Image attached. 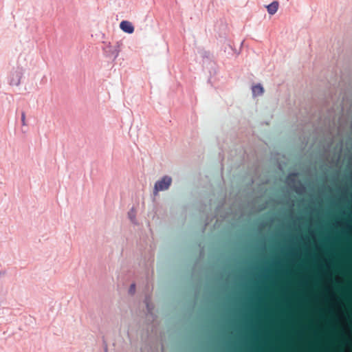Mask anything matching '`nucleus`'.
I'll return each mask as SVG.
<instances>
[{"instance_id": "1", "label": "nucleus", "mask_w": 352, "mask_h": 352, "mask_svg": "<svg viewBox=\"0 0 352 352\" xmlns=\"http://www.w3.org/2000/svg\"><path fill=\"white\" fill-rule=\"evenodd\" d=\"M172 178L164 175L160 179L156 181L154 185L153 193L157 195L160 191L168 190L171 185Z\"/></svg>"}, {"instance_id": "2", "label": "nucleus", "mask_w": 352, "mask_h": 352, "mask_svg": "<svg viewBox=\"0 0 352 352\" xmlns=\"http://www.w3.org/2000/svg\"><path fill=\"white\" fill-rule=\"evenodd\" d=\"M327 291L329 293L330 299L331 300L336 301L339 304V306H338V318H339V319L342 320L346 322L349 319V316H346L344 314V312L343 311V310L342 309V303L340 301L337 295L333 292V287L331 285H329L327 287Z\"/></svg>"}, {"instance_id": "3", "label": "nucleus", "mask_w": 352, "mask_h": 352, "mask_svg": "<svg viewBox=\"0 0 352 352\" xmlns=\"http://www.w3.org/2000/svg\"><path fill=\"white\" fill-rule=\"evenodd\" d=\"M23 76V71L21 68L13 69L9 77V84L11 86H19Z\"/></svg>"}, {"instance_id": "4", "label": "nucleus", "mask_w": 352, "mask_h": 352, "mask_svg": "<svg viewBox=\"0 0 352 352\" xmlns=\"http://www.w3.org/2000/svg\"><path fill=\"white\" fill-rule=\"evenodd\" d=\"M106 53H107V55L109 56H113V58H116L120 52V46L119 45H116V46H112L111 45H108L106 48Z\"/></svg>"}, {"instance_id": "5", "label": "nucleus", "mask_w": 352, "mask_h": 352, "mask_svg": "<svg viewBox=\"0 0 352 352\" xmlns=\"http://www.w3.org/2000/svg\"><path fill=\"white\" fill-rule=\"evenodd\" d=\"M120 28L123 32L127 34H132L134 32L133 25L128 21H122L120 24Z\"/></svg>"}, {"instance_id": "6", "label": "nucleus", "mask_w": 352, "mask_h": 352, "mask_svg": "<svg viewBox=\"0 0 352 352\" xmlns=\"http://www.w3.org/2000/svg\"><path fill=\"white\" fill-rule=\"evenodd\" d=\"M267 10L269 14L273 15L274 14L278 8V2L276 1H274L272 2L270 4L267 5L266 6Z\"/></svg>"}, {"instance_id": "7", "label": "nucleus", "mask_w": 352, "mask_h": 352, "mask_svg": "<svg viewBox=\"0 0 352 352\" xmlns=\"http://www.w3.org/2000/svg\"><path fill=\"white\" fill-rule=\"evenodd\" d=\"M252 92L253 96L255 97V96H261L264 92V89H263V86L258 83L256 85L252 86Z\"/></svg>"}, {"instance_id": "8", "label": "nucleus", "mask_w": 352, "mask_h": 352, "mask_svg": "<svg viewBox=\"0 0 352 352\" xmlns=\"http://www.w3.org/2000/svg\"><path fill=\"white\" fill-rule=\"evenodd\" d=\"M338 225L342 226L344 232L352 234V226L348 223H337Z\"/></svg>"}, {"instance_id": "9", "label": "nucleus", "mask_w": 352, "mask_h": 352, "mask_svg": "<svg viewBox=\"0 0 352 352\" xmlns=\"http://www.w3.org/2000/svg\"><path fill=\"white\" fill-rule=\"evenodd\" d=\"M294 189L297 194L301 195L305 192V187L303 184H300L299 185L294 186Z\"/></svg>"}, {"instance_id": "10", "label": "nucleus", "mask_w": 352, "mask_h": 352, "mask_svg": "<svg viewBox=\"0 0 352 352\" xmlns=\"http://www.w3.org/2000/svg\"><path fill=\"white\" fill-rule=\"evenodd\" d=\"M289 250L290 251L287 254L288 256H291L295 257V258H298L299 257L298 251H296L294 248H291V249H289Z\"/></svg>"}, {"instance_id": "11", "label": "nucleus", "mask_w": 352, "mask_h": 352, "mask_svg": "<svg viewBox=\"0 0 352 352\" xmlns=\"http://www.w3.org/2000/svg\"><path fill=\"white\" fill-rule=\"evenodd\" d=\"M128 215H129V218L131 219V221L133 223H135V214L133 213V209L129 212Z\"/></svg>"}, {"instance_id": "12", "label": "nucleus", "mask_w": 352, "mask_h": 352, "mask_svg": "<svg viewBox=\"0 0 352 352\" xmlns=\"http://www.w3.org/2000/svg\"><path fill=\"white\" fill-rule=\"evenodd\" d=\"M21 122L23 126H25V114L24 112L21 113Z\"/></svg>"}, {"instance_id": "13", "label": "nucleus", "mask_w": 352, "mask_h": 352, "mask_svg": "<svg viewBox=\"0 0 352 352\" xmlns=\"http://www.w3.org/2000/svg\"><path fill=\"white\" fill-rule=\"evenodd\" d=\"M135 285L134 283L131 284L129 288V292L131 293L135 292Z\"/></svg>"}, {"instance_id": "14", "label": "nucleus", "mask_w": 352, "mask_h": 352, "mask_svg": "<svg viewBox=\"0 0 352 352\" xmlns=\"http://www.w3.org/2000/svg\"><path fill=\"white\" fill-rule=\"evenodd\" d=\"M260 289H261V290H264V291H267V287H262Z\"/></svg>"}, {"instance_id": "15", "label": "nucleus", "mask_w": 352, "mask_h": 352, "mask_svg": "<svg viewBox=\"0 0 352 352\" xmlns=\"http://www.w3.org/2000/svg\"><path fill=\"white\" fill-rule=\"evenodd\" d=\"M344 327H345L346 329H349V333H351V331L349 329V327L346 324L344 325Z\"/></svg>"}, {"instance_id": "16", "label": "nucleus", "mask_w": 352, "mask_h": 352, "mask_svg": "<svg viewBox=\"0 0 352 352\" xmlns=\"http://www.w3.org/2000/svg\"><path fill=\"white\" fill-rule=\"evenodd\" d=\"M275 264H276V266L278 267L280 263H276Z\"/></svg>"}, {"instance_id": "17", "label": "nucleus", "mask_w": 352, "mask_h": 352, "mask_svg": "<svg viewBox=\"0 0 352 352\" xmlns=\"http://www.w3.org/2000/svg\"><path fill=\"white\" fill-rule=\"evenodd\" d=\"M301 283H305V284H307V282H301Z\"/></svg>"}]
</instances>
